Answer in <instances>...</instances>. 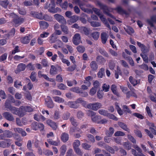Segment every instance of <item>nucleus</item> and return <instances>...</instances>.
Segmentation results:
<instances>
[{
  "mask_svg": "<svg viewBox=\"0 0 156 156\" xmlns=\"http://www.w3.org/2000/svg\"><path fill=\"white\" fill-rule=\"evenodd\" d=\"M44 154L47 156L52 155H53V152L49 150H45L43 152Z\"/></svg>",
  "mask_w": 156,
  "mask_h": 156,
  "instance_id": "864d4df0",
  "label": "nucleus"
},
{
  "mask_svg": "<svg viewBox=\"0 0 156 156\" xmlns=\"http://www.w3.org/2000/svg\"><path fill=\"white\" fill-rule=\"evenodd\" d=\"M27 148L28 149L29 151H33V150L32 148V143L30 140H28L27 143Z\"/></svg>",
  "mask_w": 156,
  "mask_h": 156,
  "instance_id": "4d7b16f0",
  "label": "nucleus"
},
{
  "mask_svg": "<svg viewBox=\"0 0 156 156\" xmlns=\"http://www.w3.org/2000/svg\"><path fill=\"white\" fill-rule=\"evenodd\" d=\"M36 75L37 74L35 72L33 71L31 72L30 78L32 82H37L38 80L36 78Z\"/></svg>",
  "mask_w": 156,
  "mask_h": 156,
  "instance_id": "c85d7f7f",
  "label": "nucleus"
},
{
  "mask_svg": "<svg viewBox=\"0 0 156 156\" xmlns=\"http://www.w3.org/2000/svg\"><path fill=\"white\" fill-rule=\"evenodd\" d=\"M82 102H86V101H83L82 98H80L75 101H68L66 105L70 108L76 109L79 107V104L82 103Z\"/></svg>",
  "mask_w": 156,
  "mask_h": 156,
  "instance_id": "f03ea898",
  "label": "nucleus"
},
{
  "mask_svg": "<svg viewBox=\"0 0 156 156\" xmlns=\"http://www.w3.org/2000/svg\"><path fill=\"white\" fill-rule=\"evenodd\" d=\"M111 90L113 93L117 96H119V93L117 91V87L115 84H112L111 87Z\"/></svg>",
  "mask_w": 156,
  "mask_h": 156,
  "instance_id": "cd10ccee",
  "label": "nucleus"
},
{
  "mask_svg": "<svg viewBox=\"0 0 156 156\" xmlns=\"http://www.w3.org/2000/svg\"><path fill=\"white\" fill-rule=\"evenodd\" d=\"M55 19L58 22L63 24L66 23V21L63 16L59 14H56L54 15Z\"/></svg>",
  "mask_w": 156,
  "mask_h": 156,
  "instance_id": "6e6552de",
  "label": "nucleus"
},
{
  "mask_svg": "<svg viewBox=\"0 0 156 156\" xmlns=\"http://www.w3.org/2000/svg\"><path fill=\"white\" fill-rule=\"evenodd\" d=\"M83 148L85 150H89L90 148L91 145L87 144V143H83L82 144Z\"/></svg>",
  "mask_w": 156,
  "mask_h": 156,
  "instance_id": "6e6d98bb",
  "label": "nucleus"
},
{
  "mask_svg": "<svg viewBox=\"0 0 156 156\" xmlns=\"http://www.w3.org/2000/svg\"><path fill=\"white\" fill-rule=\"evenodd\" d=\"M13 23H15V26L16 27L20 25L24 21V19L18 16H16L14 18L13 20Z\"/></svg>",
  "mask_w": 156,
  "mask_h": 156,
  "instance_id": "9d476101",
  "label": "nucleus"
},
{
  "mask_svg": "<svg viewBox=\"0 0 156 156\" xmlns=\"http://www.w3.org/2000/svg\"><path fill=\"white\" fill-rule=\"evenodd\" d=\"M43 19L47 21H51V20L52 18L51 16H50L48 15L45 14L44 16L42 15V20Z\"/></svg>",
  "mask_w": 156,
  "mask_h": 156,
  "instance_id": "8fccbe9b",
  "label": "nucleus"
},
{
  "mask_svg": "<svg viewBox=\"0 0 156 156\" xmlns=\"http://www.w3.org/2000/svg\"><path fill=\"white\" fill-rule=\"evenodd\" d=\"M80 145V140H75L73 143V148H77Z\"/></svg>",
  "mask_w": 156,
  "mask_h": 156,
  "instance_id": "603ef678",
  "label": "nucleus"
},
{
  "mask_svg": "<svg viewBox=\"0 0 156 156\" xmlns=\"http://www.w3.org/2000/svg\"><path fill=\"white\" fill-rule=\"evenodd\" d=\"M101 42L103 44L106 43L108 37V36L106 33L103 32L101 35Z\"/></svg>",
  "mask_w": 156,
  "mask_h": 156,
  "instance_id": "a211bd4d",
  "label": "nucleus"
},
{
  "mask_svg": "<svg viewBox=\"0 0 156 156\" xmlns=\"http://www.w3.org/2000/svg\"><path fill=\"white\" fill-rule=\"evenodd\" d=\"M78 19L79 16H77L75 15H74L73 16H72L69 19V20L68 21L72 23L76 22Z\"/></svg>",
  "mask_w": 156,
  "mask_h": 156,
  "instance_id": "393cba45",
  "label": "nucleus"
},
{
  "mask_svg": "<svg viewBox=\"0 0 156 156\" xmlns=\"http://www.w3.org/2000/svg\"><path fill=\"white\" fill-rule=\"evenodd\" d=\"M34 119L38 121H44L45 120L46 118L41 114H35L34 115Z\"/></svg>",
  "mask_w": 156,
  "mask_h": 156,
  "instance_id": "f3484780",
  "label": "nucleus"
},
{
  "mask_svg": "<svg viewBox=\"0 0 156 156\" xmlns=\"http://www.w3.org/2000/svg\"><path fill=\"white\" fill-rule=\"evenodd\" d=\"M8 0H4L0 1V5L5 8H6L9 4Z\"/></svg>",
  "mask_w": 156,
  "mask_h": 156,
  "instance_id": "a19ab883",
  "label": "nucleus"
},
{
  "mask_svg": "<svg viewBox=\"0 0 156 156\" xmlns=\"http://www.w3.org/2000/svg\"><path fill=\"white\" fill-rule=\"evenodd\" d=\"M124 148L127 150L131 149V144L129 141L125 142L123 144Z\"/></svg>",
  "mask_w": 156,
  "mask_h": 156,
  "instance_id": "473e14b6",
  "label": "nucleus"
},
{
  "mask_svg": "<svg viewBox=\"0 0 156 156\" xmlns=\"http://www.w3.org/2000/svg\"><path fill=\"white\" fill-rule=\"evenodd\" d=\"M70 116V114L69 112L64 113L62 115V118L63 120H67L68 119Z\"/></svg>",
  "mask_w": 156,
  "mask_h": 156,
  "instance_id": "a18cd8bd",
  "label": "nucleus"
},
{
  "mask_svg": "<svg viewBox=\"0 0 156 156\" xmlns=\"http://www.w3.org/2000/svg\"><path fill=\"white\" fill-rule=\"evenodd\" d=\"M76 49L79 53H83L85 51V48L82 46H78L76 48Z\"/></svg>",
  "mask_w": 156,
  "mask_h": 156,
  "instance_id": "c03bdc74",
  "label": "nucleus"
},
{
  "mask_svg": "<svg viewBox=\"0 0 156 156\" xmlns=\"http://www.w3.org/2000/svg\"><path fill=\"white\" fill-rule=\"evenodd\" d=\"M26 67V66L25 64L23 63H20L18 66L16 68V71L18 72H20L24 71Z\"/></svg>",
  "mask_w": 156,
  "mask_h": 156,
  "instance_id": "aec40b11",
  "label": "nucleus"
},
{
  "mask_svg": "<svg viewBox=\"0 0 156 156\" xmlns=\"http://www.w3.org/2000/svg\"><path fill=\"white\" fill-rule=\"evenodd\" d=\"M46 104L48 108H52L54 107V103L50 96H47V101H46Z\"/></svg>",
  "mask_w": 156,
  "mask_h": 156,
  "instance_id": "2eb2a0df",
  "label": "nucleus"
},
{
  "mask_svg": "<svg viewBox=\"0 0 156 156\" xmlns=\"http://www.w3.org/2000/svg\"><path fill=\"white\" fill-rule=\"evenodd\" d=\"M146 54H141L140 56L143 58V61H144L145 62H147L148 61V58L147 55H146Z\"/></svg>",
  "mask_w": 156,
  "mask_h": 156,
  "instance_id": "e2e57ef3",
  "label": "nucleus"
},
{
  "mask_svg": "<svg viewBox=\"0 0 156 156\" xmlns=\"http://www.w3.org/2000/svg\"><path fill=\"white\" fill-rule=\"evenodd\" d=\"M128 139L131 141L134 144H135L136 143V140L134 138L132 135H128Z\"/></svg>",
  "mask_w": 156,
  "mask_h": 156,
  "instance_id": "774afa93",
  "label": "nucleus"
},
{
  "mask_svg": "<svg viewBox=\"0 0 156 156\" xmlns=\"http://www.w3.org/2000/svg\"><path fill=\"white\" fill-rule=\"evenodd\" d=\"M73 42L75 45L79 44L81 42V37L80 34H76L74 35L73 39Z\"/></svg>",
  "mask_w": 156,
  "mask_h": 156,
  "instance_id": "9b49d317",
  "label": "nucleus"
},
{
  "mask_svg": "<svg viewBox=\"0 0 156 156\" xmlns=\"http://www.w3.org/2000/svg\"><path fill=\"white\" fill-rule=\"evenodd\" d=\"M146 110L148 116L150 118H152L153 115L151 112V110L148 106H146Z\"/></svg>",
  "mask_w": 156,
  "mask_h": 156,
  "instance_id": "49530a36",
  "label": "nucleus"
},
{
  "mask_svg": "<svg viewBox=\"0 0 156 156\" xmlns=\"http://www.w3.org/2000/svg\"><path fill=\"white\" fill-rule=\"evenodd\" d=\"M92 79V77L91 76H89L85 78V80L84 81V83L88 87L90 86V81Z\"/></svg>",
  "mask_w": 156,
  "mask_h": 156,
  "instance_id": "c756f323",
  "label": "nucleus"
},
{
  "mask_svg": "<svg viewBox=\"0 0 156 156\" xmlns=\"http://www.w3.org/2000/svg\"><path fill=\"white\" fill-rule=\"evenodd\" d=\"M33 111V108L29 106H21L19 108L10 105V111L11 112L20 117H22L25 115L27 112H31Z\"/></svg>",
  "mask_w": 156,
  "mask_h": 156,
  "instance_id": "f257e3e1",
  "label": "nucleus"
},
{
  "mask_svg": "<svg viewBox=\"0 0 156 156\" xmlns=\"http://www.w3.org/2000/svg\"><path fill=\"white\" fill-rule=\"evenodd\" d=\"M58 37L56 36L55 34H52L48 38V41L51 44L54 43L56 42Z\"/></svg>",
  "mask_w": 156,
  "mask_h": 156,
  "instance_id": "dca6fc26",
  "label": "nucleus"
},
{
  "mask_svg": "<svg viewBox=\"0 0 156 156\" xmlns=\"http://www.w3.org/2000/svg\"><path fill=\"white\" fill-rule=\"evenodd\" d=\"M104 74L105 69L102 68L100 69L98 73L97 76L98 78H102Z\"/></svg>",
  "mask_w": 156,
  "mask_h": 156,
  "instance_id": "f704fd0d",
  "label": "nucleus"
},
{
  "mask_svg": "<svg viewBox=\"0 0 156 156\" xmlns=\"http://www.w3.org/2000/svg\"><path fill=\"white\" fill-rule=\"evenodd\" d=\"M98 112L100 115L107 117L108 114V111L104 109H99Z\"/></svg>",
  "mask_w": 156,
  "mask_h": 156,
  "instance_id": "e433bc0d",
  "label": "nucleus"
},
{
  "mask_svg": "<svg viewBox=\"0 0 156 156\" xmlns=\"http://www.w3.org/2000/svg\"><path fill=\"white\" fill-rule=\"evenodd\" d=\"M30 127L34 130H37L39 129L40 131H43L44 130V126L42 123L34 122L31 123Z\"/></svg>",
  "mask_w": 156,
  "mask_h": 156,
  "instance_id": "20e7f679",
  "label": "nucleus"
},
{
  "mask_svg": "<svg viewBox=\"0 0 156 156\" xmlns=\"http://www.w3.org/2000/svg\"><path fill=\"white\" fill-rule=\"evenodd\" d=\"M50 74L54 75L57 73L58 69L54 66L51 65L50 71Z\"/></svg>",
  "mask_w": 156,
  "mask_h": 156,
  "instance_id": "a878e982",
  "label": "nucleus"
},
{
  "mask_svg": "<svg viewBox=\"0 0 156 156\" xmlns=\"http://www.w3.org/2000/svg\"><path fill=\"white\" fill-rule=\"evenodd\" d=\"M90 23L91 25L93 27H98L101 26L100 23L97 22L92 21Z\"/></svg>",
  "mask_w": 156,
  "mask_h": 156,
  "instance_id": "052dcab7",
  "label": "nucleus"
},
{
  "mask_svg": "<svg viewBox=\"0 0 156 156\" xmlns=\"http://www.w3.org/2000/svg\"><path fill=\"white\" fill-rule=\"evenodd\" d=\"M117 12L119 14L121 15H127L128 13L125 10L123 9L120 6L117 7L115 9Z\"/></svg>",
  "mask_w": 156,
  "mask_h": 156,
  "instance_id": "412c9836",
  "label": "nucleus"
},
{
  "mask_svg": "<svg viewBox=\"0 0 156 156\" xmlns=\"http://www.w3.org/2000/svg\"><path fill=\"white\" fill-rule=\"evenodd\" d=\"M74 150L75 152L77 154L80 155H82L83 153L81 150L78 148H74Z\"/></svg>",
  "mask_w": 156,
  "mask_h": 156,
  "instance_id": "338daca9",
  "label": "nucleus"
},
{
  "mask_svg": "<svg viewBox=\"0 0 156 156\" xmlns=\"http://www.w3.org/2000/svg\"><path fill=\"white\" fill-rule=\"evenodd\" d=\"M58 87L59 89L62 90H64L67 88L66 86L62 83L59 84Z\"/></svg>",
  "mask_w": 156,
  "mask_h": 156,
  "instance_id": "bf43d9fd",
  "label": "nucleus"
},
{
  "mask_svg": "<svg viewBox=\"0 0 156 156\" xmlns=\"http://www.w3.org/2000/svg\"><path fill=\"white\" fill-rule=\"evenodd\" d=\"M90 66L93 71H96L98 68L97 63L95 61H92L90 63Z\"/></svg>",
  "mask_w": 156,
  "mask_h": 156,
  "instance_id": "bb28decb",
  "label": "nucleus"
},
{
  "mask_svg": "<svg viewBox=\"0 0 156 156\" xmlns=\"http://www.w3.org/2000/svg\"><path fill=\"white\" fill-rule=\"evenodd\" d=\"M129 47L133 52L134 54H136L137 53V50L136 47L133 45H129Z\"/></svg>",
  "mask_w": 156,
  "mask_h": 156,
  "instance_id": "69168bd1",
  "label": "nucleus"
},
{
  "mask_svg": "<svg viewBox=\"0 0 156 156\" xmlns=\"http://www.w3.org/2000/svg\"><path fill=\"white\" fill-rule=\"evenodd\" d=\"M102 105L101 104L98 102H96L94 103H90L87 105V107L89 109H91L94 111H96L100 108Z\"/></svg>",
  "mask_w": 156,
  "mask_h": 156,
  "instance_id": "0eeeda50",
  "label": "nucleus"
},
{
  "mask_svg": "<svg viewBox=\"0 0 156 156\" xmlns=\"http://www.w3.org/2000/svg\"><path fill=\"white\" fill-rule=\"evenodd\" d=\"M80 30L82 33H84L86 35H87L89 34V30L85 27H82L80 29Z\"/></svg>",
  "mask_w": 156,
  "mask_h": 156,
  "instance_id": "c9c22d12",
  "label": "nucleus"
},
{
  "mask_svg": "<svg viewBox=\"0 0 156 156\" xmlns=\"http://www.w3.org/2000/svg\"><path fill=\"white\" fill-rule=\"evenodd\" d=\"M93 10L94 12L97 14L102 22H105L106 21V19L104 17V15L100 13V11L99 9L94 8L93 9Z\"/></svg>",
  "mask_w": 156,
  "mask_h": 156,
  "instance_id": "4468645a",
  "label": "nucleus"
},
{
  "mask_svg": "<svg viewBox=\"0 0 156 156\" xmlns=\"http://www.w3.org/2000/svg\"><path fill=\"white\" fill-rule=\"evenodd\" d=\"M96 60L99 65H104L106 61V59L102 56L99 55L96 57Z\"/></svg>",
  "mask_w": 156,
  "mask_h": 156,
  "instance_id": "f8f14e48",
  "label": "nucleus"
},
{
  "mask_svg": "<svg viewBox=\"0 0 156 156\" xmlns=\"http://www.w3.org/2000/svg\"><path fill=\"white\" fill-rule=\"evenodd\" d=\"M66 151V146L65 145H62L60 148L61 153L60 154V156H64Z\"/></svg>",
  "mask_w": 156,
  "mask_h": 156,
  "instance_id": "72a5a7b5",
  "label": "nucleus"
},
{
  "mask_svg": "<svg viewBox=\"0 0 156 156\" xmlns=\"http://www.w3.org/2000/svg\"><path fill=\"white\" fill-rule=\"evenodd\" d=\"M101 119V117L100 116L96 115L91 118L92 121L95 122H97L98 123V122H99V120Z\"/></svg>",
  "mask_w": 156,
  "mask_h": 156,
  "instance_id": "09e8293b",
  "label": "nucleus"
},
{
  "mask_svg": "<svg viewBox=\"0 0 156 156\" xmlns=\"http://www.w3.org/2000/svg\"><path fill=\"white\" fill-rule=\"evenodd\" d=\"M115 66V64L114 63V62L113 60H110L108 62V67L111 70H113Z\"/></svg>",
  "mask_w": 156,
  "mask_h": 156,
  "instance_id": "4c0bfd02",
  "label": "nucleus"
},
{
  "mask_svg": "<svg viewBox=\"0 0 156 156\" xmlns=\"http://www.w3.org/2000/svg\"><path fill=\"white\" fill-rule=\"evenodd\" d=\"M100 35L99 32H94L92 33L91 36L95 41L98 39Z\"/></svg>",
  "mask_w": 156,
  "mask_h": 156,
  "instance_id": "37998d69",
  "label": "nucleus"
},
{
  "mask_svg": "<svg viewBox=\"0 0 156 156\" xmlns=\"http://www.w3.org/2000/svg\"><path fill=\"white\" fill-rule=\"evenodd\" d=\"M55 2H54L51 1L49 4L48 2L46 3L44 6V9H48V11L50 12L55 13L57 12V10L55 9Z\"/></svg>",
  "mask_w": 156,
  "mask_h": 156,
  "instance_id": "7ed1b4c3",
  "label": "nucleus"
},
{
  "mask_svg": "<svg viewBox=\"0 0 156 156\" xmlns=\"http://www.w3.org/2000/svg\"><path fill=\"white\" fill-rule=\"evenodd\" d=\"M126 31L129 34H133L134 33V30L132 27H129L126 30Z\"/></svg>",
  "mask_w": 156,
  "mask_h": 156,
  "instance_id": "13d9d810",
  "label": "nucleus"
},
{
  "mask_svg": "<svg viewBox=\"0 0 156 156\" xmlns=\"http://www.w3.org/2000/svg\"><path fill=\"white\" fill-rule=\"evenodd\" d=\"M125 133L121 131H118L114 133V136H124Z\"/></svg>",
  "mask_w": 156,
  "mask_h": 156,
  "instance_id": "5fc2aeb1",
  "label": "nucleus"
},
{
  "mask_svg": "<svg viewBox=\"0 0 156 156\" xmlns=\"http://www.w3.org/2000/svg\"><path fill=\"white\" fill-rule=\"evenodd\" d=\"M69 135L66 133H63L62 134L61 139L62 141L64 142H66L69 140Z\"/></svg>",
  "mask_w": 156,
  "mask_h": 156,
  "instance_id": "5701e85b",
  "label": "nucleus"
},
{
  "mask_svg": "<svg viewBox=\"0 0 156 156\" xmlns=\"http://www.w3.org/2000/svg\"><path fill=\"white\" fill-rule=\"evenodd\" d=\"M105 149L112 154H114L115 153V151L114 149L112 147H110V146L108 145L105 147Z\"/></svg>",
  "mask_w": 156,
  "mask_h": 156,
  "instance_id": "3c124183",
  "label": "nucleus"
},
{
  "mask_svg": "<svg viewBox=\"0 0 156 156\" xmlns=\"http://www.w3.org/2000/svg\"><path fill=\"white\" fill-rule=\"evenodd\" d=\"M76 65L75 63H74L73 65L69 66L67 68V70L71 72H73L76 69Z\"/></svg>",
  "mask_w": 156,
  "mask_h": 156,
  "instance_id": "de8ad7c7",
  "label": "nucleus"
},
{
  "mask_svg": "<svg viewBox=\"0 0 156 156\" xmlns=\"http://www.w3.org/2000/svg\"><path fill=\"white\" fill-rule=\"evenodd\" d=\"M4 137H10V132L9 130H5L3 134L0 135V140H3Z\"/></svg>",
  "mask_w": 156,
  "mask_h": 156,
  "instance_id": "7c9ffc66",
  "label": "nucleus"
},
{
  "mask_svg": "<svg viewBox=\"0 0 156 156\" xmlns=\"http://www.w3.org/2000/svg\"><path fill=\"white\" fill-rule=\"evenodd\" d=\"M53 98H54V100L55 101L58 103H63L64 101V99L59 97L56 96L53 97Z\"/></svg>",
  "mask_w": 156,
  "mask_h": 156,
  "instance_id": "79ce46f5",
  "label": "nucleus"
},
{
  "mask_svg": "<svg viewBox=\"0 0 156 156\" xmlns=\"http://www.w3.org/2000/svg\"><path fill=\"white\" fill-rule=\"evenodd\" d=\"M40 27L43 29H46L49 26V24L46 22L41 21L39 22Z\"/></svg>",
  "mask_w": 156,
  "mask_h": 156,
  "instance_id": "b1692460",
  "label": "nucleus"
},
{
  "mask_svg": "<svg viewBox=\"0 0 156 156\" xmlns=\"http://www.w3.org/2000/svg\"><path fill=\"white\" fill-rule=\"evenodd\" d=\"M61 27L62 30L65 34H68V29L66 26L62 24L61 25Z\"/></svg>",
  "mask_w": 156,
  "mask_h": 156,
  "instance_id": "58836bf2",
  "label": "nucleus"
},
{
  "mask_svg": "<svg viewBox=\"0 0 156 156\" xmlns=\"http://www.w3.org/2000/svg\"><path fill=\"white\" fill-rule=\"evenodd\" d=\"M30 14L33 15L34 17L37 19L42 20V12L39 13L35 11H31Z\"/></svg>",
  "mask_w": 156,
  "mask_h": 156,
  "instance_id": "6ab92c4d",
  "label": "nucleus"
},
{
  "mask_svg": "<svg viewBox=\"0 0 156 156\" xmlns=\"http://www.w3.org/2000/svg\"><path fill=\"white\" fill-rule=\"evenodd\" d=\"M46 122L47 124L51 127L53 130H56L58 128V126L56 123L51 119H48Z\"/></svg>",
  "mask_w": 156,
  "mask_h": 156,
  "instance_id": "ddd939ff",
  "label": "nucleus"
},
{
  "mask_svg": "<svg viewBox=\"0 0 156 156\" xmlns=\"http://www.w3.org/2000/svg\"><path fill=\"white\" fill-rule=\"evenodd\" d=\"M32 37V35L31 34H27L26 36L21 38V42L23 44H28Z\"/></svg>",
  "mask_w": 156,
  "mask_h": 156,
  "instance_id": "1a4fd4ad",
  "label": "nucleus"
},
{
  "mask_svg": "<svg viewBox=\"0 0 156 156\" xmlns=\"http://www.w3.org/2000/svg\"><path fill=\"white\" fill-rule=\"evenodd\" d=\"M98 5L100 6V7L101 9L103 10V12L105 14H107L109 16V17L115 20V17L114 16L111 14L109 13V8L106 5H104V4L101 3H99Z\"/></svg>",
  "mask_w": 156,
  "mask_h": 156,
  "instance_id": "39448f33",
  "label": "nucleus"
},
{
  "mask_svg": "<svg viewBox=\"0 0 156 156\" xmlns=\"http://www.w3.org/2000/svg\"><path fill=\"white\" fill-rule=\"evenodd\" d=\"M118 125L119 127L123 130L127 132L129 131V129L127 127L126 125L122 122H118Z\"/></svg>",
  "mask_w": 156,
  "mask_h": 156,
  "instance_id": "4be33fe9",
  "label": "nucleus"
},
{
  "mask_svg": "<svg viewBox=\"0 0 156 156\" xmlns=\"http://www.w3.org/2000/svg\"><path fill=\"white\" fill-rule=\"evenodd\" d=\"M107 117H108L109 119H113L117 121L118 120V119L115 115L110 113H108Z\"/></svg>",
  "mask_w": 156,
  "mask_h": 156,
  "instance_id": "680f3d73",
  "label": "nucleus"
},
{
  "mask_svg": "<svg viewBox=\"0 0 156 156\" xmlns=\"http://www.w3.org/2000/svg\"><path fill=\"white\" fill-rule=\"evenodd\" d=\"M137 46L140 48L142 53L143 54H147L150 50V47L148 44L146 46L143 44L139 41L137 42Z\"/></svg>",
  "mask_w": 156,
  "mask_h": 156,
  "instance_id": "423d86ee",
  "label": "nucleus"
},
{
  "mask_svg": "<svg viewBox=\"0 0 156 156\" xmlns=\"http://www.w3.org/2000/svg\"><path fill=\"white\" fill-rule=\"evenodd\" d=\"M99 52L101 54L107 58L109 57V54L104 49L101 48H99Z\"/></svg>",
  "mask_w": 156,
  "mask_h": 156,
  "instance_id": "2f4dec72",
  "label": "nucleus"
},
{
  "mask_svg": "<svg viewBox=\"0 0 156 156\" xmlns=\"http://www.w3.org/2000/svg\"><path fill=\"white\" fill-rule=\"evenodd\" d=\"M81 88H80L76 86L72 88L71 91L77 94H79L81 92Z\"/></svg>",
  "mask_w": 156,
  "mask_h": 156,
  "instance_id": "ea45409f",
  "label": "nucleus"
},
{
  "mask_svg": "<svg viewBox=\"0 0 156 156\" xmlns=\"http://www.w3.org/2000/svg\"><path fill=\"white\" fill-rule=\"evenodd\" d=\"M109 85L106 84V83L103 84L102 86L103 90L106 92L109 91Z\"/></svg>",
  "mask_w": 156,
  "mask_h": 156,
  "instance_id": "0e129e2a",
  "label": "nucleus"
}]
</instances>
